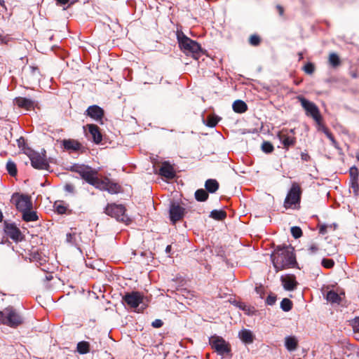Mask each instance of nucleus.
Wrapping results in <instances>:
<instances>
[{"label":"nucleus","instance_id":"1","mask_svg":"<svg viewBox=\"0 0 359 359\" xmlns=\"http://www.w3.org/2000/svg\"><path fill=\"white\" fill-rule=\"evenodd\" d=\"M291 245H278L271 255L273 265L276 272L290 268H294L297 264Z\"/></svg>","mask_w":359,"mask_h":359},{"label":"nucleus","instance_id":"2","mask_svg":"<svg viewBox=\"0 0 359 359\" xmlns=\"http://www.w3.org/2000/svg\"><path fill=\"white\" fill-rule=\"evenodd\" d=\"M177 37L180 49L186 55H191L194 59L198 60L202 52L201 45L187 37L183 32H177Z\"/></svg>","mask_w":359,"mask_h":359},{"label":"nucleus","instance_id":"3","mask_svg":"<svg viewBox=\"0 0 359 359\" xmlns=\"http://www.w3.org/2000/svg\"><path fill=\"white\" fill-rule=\"evenodd\" d=\"M297 99L305 110L306 116L312 117L318 125H321L322 116L317 105L301 95L298 96Z\"/></svg>","mask_w":359,"mask_h":359},{"label":"nucleus","instance_id":"4","mask_svg":"<svg viewBox=\"0 0 359 359\" xmlns=\"http://www.w3.org/2000/svg\"><path fill=\"white\" fill-rule=\"evenodd\" d=\"M209 342L211 348L214 349L218 355L223 357L230 355L231 351V345L222 337L212 336L210 338Z\"/></svg>","mask_w":359,"mask_h":359},{"label":"nucleus","instance_id":"5","mask_svg":"<svg viewBox=\"0 0 359 359\" xmlns=\"http://www.w3.org/2000/svg\"><path fill=\"white\" fill-rule=\"evenodd\" d=\"M104 212L122 222H127L129 220L128 216L125 214L126 208L123 205L108 204L105 208Z\"/></svg>","mask_w":359,"mask_h":359},{"label":"nucleus","instance_id":"6","mask_svg":"<svg viewBox=\"0 0 359 359\" xmlns=\"http://www.w3.org/2000/svg\"><path fill=\"white\" fill-rule=\"evenodd\" d=\"M11 201L16 208L23 212L32 209V202L30 196L24 194H15L12 196Z\"/></svg>","mask_w":359,"mask_h":359},{"label":"nucleus","instance_id":"7","mask_svg":"<svg viewBox=\"0 0 359 359\" xmlns=\"http://www.w3.org/2000/svg\"><path fill=\"white\" fill-rule=\"evenodd\" d=\"M302 189L300 186L294 182L285 198L284 206L285 208H290L292 205H295L300 201Z\"/></svg>","mask_w":359,"mask_h":359},{"label":"nucleus","instance_id":"8","mask_svg":"<svg viewBox=\"0 0 359 359\" xmlns=\"http://www.w3.org/2000/svg\"><path fill=\"white\" fill-rule=\"evenodd\" d=\"M31 161L32 165L39 170H48L49 168L48 162L47 161L45 152L39 153L31 151L28 154Z\"/></svg>","mask_w":359,"mask_h":359},{"label":"nucleus","instance_id":"9","mask_svg":"<svg viewBox=\"0 0 359 359\" xmlns=\"http://www.w3.org/2000/svg\"><path fill=\"white\" fill-rule=\"evenodd\" d=\"M294 135V129L288 130L283 128L278 133L277 137L282 142L283 148L288 149L290 147H293L296 144Z\"/></svg>","mask_w":359,"mask_h":359},{"label":"nucleus","instance_id":"10","mask_svg":"<svg viewBox=\"0 0 359 359\" xmlns=\"http://www.w3.org/2000/svg\"><path fill=\"white\" fill-rule=\"evenodd\" d=\"M6 325L10 327H17L22 323V318L12 306L5 309Z\"/></svg>","mask_w":359,"mask_h":359},{"label":"nucleus","instance_id":"11","mask_svg":"<svg viewBox=\"0 0 359 359\" xmlns=\"http://www.w3.org/2000/svg\"><path fill=\"white\" fill-rule=\"evenodd\" d=\"M76 172L80 175L82 179L91 185H93L97 177V171L93 170L90 167H79L76 169Z\"/></svg>","mask_w":359,"mask_h":359},{"label":"nucleus","instance_id":"12","mask_svg":"<svg viewBox=\"0 0 359 359\" xmlns=\"http://www.w3.org/2000/svg\"><path fill=\"white\" fill-rule=\"evenodd\" d=\"M4 231L6 234L15 242L23 239L20 230L13 224L4 222Z\"/></svg>","mask_w":359,"mask_h":359},{"label":"nucleus","instance_id":"13","mask_svg":"<svg viewBox=\"0 0 359 359\" xmlns=\"http://www.w3.org/2000/svg\"><path fill=\"white\" fill-rule=\"evenodd\" d=\"M142 295L139 292L126 293L123 297L126 303L132 308L137 307L142 302Z\"/></svg>","mask_w":359,"mask_h":359},{"label":"nucleus","instance_id":"14","mask_svg":"<svg viewBox=\"0 0 359 359\" xmlns=\"http://www.w3.org/2000/svg\"><path fill=\"white\" fill-rule=\"evenodd\" d=\"M185 213V209L180 205L172 204L170 208V217L173 224L181 220Z\"/></svg>","mask_w":359,"mask_h":359},{"label":"nucleus","instance_id":"15","mask_svg":"<svg viewBox=\"0 0 359 359\" xmlns=\"http://www.w3.org/2000/svg\"><path fill=\"white\" fill-rule=\"evenodd\" d=\"M280 280L284 289L288 291L294 290L298 285V283L296 280V277L293 274L282 276Z\"/></svg>","mask_w":359,"mask_h":359},{"label":"nucleus","instance_id":"16","mask_svg":"<svg viewBox=\"0 0 359 359\" xmlns=\"http://www.w3.org/2000/svg\"><path fill=\"white\" fill-rule=\"evenodd\" d=\"M86 113L87 116L97 121H101L104 114V110L97 105L90 106Z\"/></svg>","mask_w":359,"mask_h":359},{"label":"nucleus","instance_id":"17","mask_svg":"<svg viewBox=\"0 0 359 359\" xmlns=\"http://www.w3.org/2000/svg\"><path fill=\"white\" fill-rule=\"evenodd\" d=\"M15 104L20 108L30 110L34 108L36 102L26 97H16L14 100Z\"/></svg>","mask_w":359,"mask_h":359},{"label":"nucleus","instance_id":"18","mask_svg":"<svg viewBox=\"0 0 359 359\" xmlns=\"http://www.w3.org/2000/svg\"><path fill=\"white\" fill-rule=\"evenodd\" d=\"M86 127L88 128L90 138L96 144L100 143L102 140V136L99 127L94 124H88Z\"/></svg>","mask_w":359,"mask_h":359},{"label":"nucleus","instance_id":"19","mask_svg":"<svg viewBox=\"0 0 359 359\" xmlns=\"http://www.w3.org/2000/svg\"><path fill=\"white\" fill-rule=\"evenodd\" d=\"M159 175L168 179H172L175 176V172L170 163L164 162L159 169Z\"/></svg>","mask_w":359,"mask_h":359},{"label":"nucleus","instance_id":"20","mask_svg":"<svg viewBox=\"0 0 359 359\" xmlns=\"http://www.w3.org/2000/svg\"><path fill=\"white\" fill-rule=\"evenodd\" d=\"M62 144L66 150L77 151H79L82 144L77 140L74 139L64 140L62 142Z\"/></svg>","mask_w":359,"mask_h":359},{"label":"nucleus","instance_id":"21","mask_svg":"<svg viewBox=\"0 0 359 359\" xmlns=\"http://www.w3.org/2000/svg\"><path fill=\"white\" fill-rule=\"evenodd\" d=\"M241 340L245 344H252L254 341L255 336L252 332L247 329L242 330L238 333Z\"/></svg>","mask_w":359,"mask_h":359},{"label":"nucleus","instance_id":"22","mask_svg":"<svg viewBox=\"0 0 359 359\" xmlns=\"http://www.w3.org/2000/svg\"><path fill=\"white\" fill-rule=\"evenodd\" d=\"M233 109L235 112L242 114L248 110V105L242 100H236L232 105Z\"/></svg>","mask_w":359,"mask_h":359},{"label":"nucleus","instance_id":"23","mask_svg":"<svg viewBox=\"0 0 359 359\" xmlns=\"http://www.w3.org/2000/svg\"><path fill=\"white\" fill-rule=\"evenodd\" d=\"M219 183L216 180L209 179L205 183L206 190L210 193H215L219 189Z\"/></svg>","mask_w":359,"mask_h":359},{"label":"nucleus","instance_id":"24","mask_svg":"<svg viewBox=\"0 0 359 359\" xmlns=\"http://www.w3.org/2000/svg\"><path fill=\"white\" fill-rule=\"evenodd\" d=\"M329 65L333 68H337L341 65V60L339 55L335 53H331L328 57Z\"/></svg>","mask_w":359,"mask_h":359},{"label":"nucleus","instance_id":"25","mask_svg":"<svg viewBox=\"0 0 359 359\" xmlns=\"http://www.w3.org/2000/svg\"><path fill=\"white\" fill-rule=\"evenodd\" d=\"M106 191L110 194H117L120 192L121 187L117 183L111 182L109 179H108Z\"/></svg>","mask_w":359,"mask_h":359},{"label":"nucleus","instance_id":"26","mask_svg":"<svg viewBox=\"0 0 359 359\" xmlns=\"http://www.w3.org/2000/svg\"><path fill=\"white\" fill-rule=\"evenodd\" d=\"M22 219L25 222H34L38 220L39 217L36 212L31 210H26L22 212Z\"/></svg>","mask_w":359,"mask_h":359},{"label":"nucleus","instance_id":"27","mask_svg":"<svg viewBox=\"0 0 359 359\" xmlns=\"http://www.w3.org/2000/svg\"><path fill=\"white\" fill-rule=\"evenodd\" d=\"M76 349L80 354H86L90 352V344L86 341H80L77 344Z\"/></svg>","mask_w":359,"mask_h":359},{"label":"nucleus","instance_id":"28","mask_svg":"<svg viewBox=\"0 0 359 359\" xmlns=\"http://www.w3.org/2000/svg\"><path fill=\"white\" fill-rule=\"evenodd\" d=\"M285 346L290 351L295 350L297 347V340L293 337H286Z\"/></svg>","mask_w":359,"mask_h":359},{"label":"nucleus","instance_id":"29","mask_svg":"<svg viewBox=\"0 0 359 359\" xmlns=\"http://www.w3.org/2000/svg\"><path fill=\"white\" fill-rule=\"evenodd\" d=\"M210 217L215 220L222 221L226 217V212L222 210H214L210 212Z\"/></svg>","mask_w":359,"mask_h":359},{"label":"nucleus","instance_id":"30","mask_svg":"<svg viewBox=\"0 0 359 359\" xmlns=\"http://www.w3.org/2000/svg\"><path fill=\"white\" fill-rule=\"evenodd\" d=\"M195 198L198 201L203 202L208 198V194L203 189H199L195 192Z\"/></svg>","mask_w":359,"mask_h":359},{"label":"nucleus","instance_id":"31","mask_svg":"<svg viewBox=\"0 0 359 359\" xmlns=\"http://www.w3.org/2000/svg\"><path fill=\"white\" fill-rule=\"evenodd\" d=\"M107 180H108V178H105L104 180H100L98 177H97V179L93 186H94L95 187H96L100 190L106 191Z\"/></svg>","mask_w":359,"mask_h":359},{"label":"nucleus","instance_id":"32","mask_svg":"<svg viewBox=\"0 0 359 359\" xmlns=\"http://www.w3.org/2000/svg\"><path fill=\"white\" fill-rule=\"evenodd\" d=\"M30 256V259L32 262H38L41 265L43 264V262H46V259L43 258L39 252H33Z\"/></svg>","mask_w":359,"mask_h":359},{"label":"nucleus","instance_id":"33","mask_svg":"<svg viewBox=\"0 0 359 359\" xmlns=\"http://www.w3.org/2000/svg\"><path fill=\"white\" fill-rule=\"evenodd\" d=\"M219 121V118L213 114L208 115L205 122L206 126L209 127H215Z\"/></svg>","mask_w":359,"mask_h":359},{"label":"nucleus","instance_id":"34","mask_svg":"<svg viewBox=\"0 0 359 359\" xmlns=\"http://www.w3.org/2000/svg\"><path fill=\"white\" fill-rule=\"evenodd\" d=\"M326 298H327V301L332 302V303H337L340 301L339 295L334 291L328 292L327 294Z\"/></svg>","mask_w":359,"mask_h":359},{"label":"nucleus","instance_id":"35","mask_svg":"<svg viewBox=\"0 0 359 359\" xmlns=\"http://www.w3.org/2000/svg\"><path fill=\"white\" fill-rule=\"evenodd\" d=\"M6 170L13 177L15 176L17 174V168L16 165L13 161H8L6 163Z\"/></svg>","mask_w":359,"mask_h":359},{"label":"nucleus","instance_id":"36","mask_svg":"<svg viewBox=\"0 0 359 359\" xmlns=\"http://www.w3.org/2000/svg\"><path fill=\"white\" fill-rule=\"evenodd\" d=\"M280 307L284 311H289L292 308V302L287 298H285L280 303Z\"/></svg>","mask_w":359,"mask_h":359},{"label":"nucleus","instance_id":"37","mask_svg":"<svg viewBox=\"0 0 359 359\" xmlns=\"http://www.w3.org/2000/svg\"><path fill=\"white\" fill-rule=\"evenodd\" d=\"M318 126L322 128V130L326 135V136L331 140L333 145L334 147H337V145H336L337 142H336L334 136L332 135V134L330 132V130L325 126H324L322 123H321V125H318Z\"/></svg>","mask_w":359,"mask_h":359},{"label":"nucleus","instance_id":"38","mask_svg":"<svg viewBox=\"0 0 359 359\" xmlns=\"http://www.w3.org/2000/svg\"><path fill=\"white\" fill-rule=\"evenodd\" d=\"M249 43L251 46H257L261 43V38L257 34H252L249 38Z\"/></svg>","mask_w":359,"mask_h":359},{"label":"nucleus","instance_id":"39","mask_svg":"<svg viewBox=\"0 0 359 359\" xmlns=\"http://www.w3.org/2000/svg\"><path fill=\"white\" fill-rule=\"evenodd\" d=\"M66 240L69 243L76 244V243H77L76 233L75 231H74V232L67 233Z\"/></svg>","mask_w":359,"mask_h":359},{"label":"nucleus","instance_id":"40","mask_svg":"<svg viewBox=\"0 0 359 359\" xmlns=\"http://www.w3.org/2000/svg\"><path fill=\"white\" fill-rule=\"evenodd\" d=\"M303 70L306 74H312L315 71V65L311 62H308L304 66Z\"/></svg>","mask_w":359,"mask_h":359},{"label":"nucleus","instance_id":"41","mask_svg":"<svg viewBox=\"0 0 359 359\" xmlns=\"http://www.w3.org/2000/svg\"><path fill=\"white\" fill-rule=\"evenodd\" d=\"M351 180H358L359 172L355 166H353L349 170Z\"/></svg>","mask_w":359,"mask_h":359},{"label":"nucleus","instance_id":"42","mask_svg":"<svg viewBox=\"0 0 359 359\" xmlns=\"http://www.w3.org/2000/svg\"><path fill=\"white\" fill-rule=\"evenodd\" d=\"M262 149L265 153H271L273 151V146L269 142H264Z\"/></svg>","mask_w":359,"mask_h":359},{"label":"nucleus","instance_id":"43","mask_svg":"<svg viewBox=\"0 0 359 359\" xmlns=\"http://www.w3.org/2000/svg\"><path fill=\"white\" fill-rule=\"evenodd\" d=\"M291 233L294 238H299L302 236V231L298 226L291 228Z\"/></svg>","mask_w":359,"mask_h":359},{"label":"nucleus","instance_id":"44","mask_svg":"<svg viewBox=\"0 0 359 359\" xmlns=\"http://www.w3.org/2000/svg\"><path fill=\"white\" fill-rule=\"evenodd\" d=\"M322 265L326 269H331L334 265V262L331 259H323L322 260Z\"/></svg>","mask_w":359,"mask_h":359},{"label":"nucleus","instance_id":"45","mask_svg":"<svg viewBox=\"0 0 359 359\" xmlns=\"http://www.w3.org/2000/svg\"><path fill=\"white\" fill-rule=\"evenodd\" d=\"M54 207L57 212L59 214H64L66 212L67 207L62 204L55 203Z\"/></svg>","mask_w":359,"mask_h":359},{"label":"nucleus","instance_id":"46","mask_svg":"<svg viewBox=\"0 0 359 359\" xmlns=\"http://www.w3.org/2000/svg\"><path fill=\"white\" fill-rule=\"evenodd\" d=\"M306 250L308 251L309 254L312 255V254H315L318 252V248L316 244L313 243L308 247Z\"/></svg>","mask_w":359,"mask_h":359},{"label":"nucleus","instance_id":"47","mask_svg":"<svg viewBox=\"0 0 359 359\" xmlns=\"http://www.w3.org/2000/svg\"><path fill=\"white\" fill-rule=\"evenodd\" d=\"M276 301V296L274 295H272V294H269L267 298H266V302L267 304L269 305H273L275 304Z\"/></svg>","mask_w":359,"mask_h":359},{"label":"nucleus","instance_id":"48","mask_svg":"<svg viewBox=\"0 0 359 359\" xmlns=\"http://www.w3.org/2000/svg\"><path fill=\"white\" fill-rule=\"evenodd\" d=\"M352 326L354 332H359V316L353 320Z\"/></svg>","mask_w":359,"mask_h":359},{"label":"nucleus","instance_id":"49","mask_svg":"<svg viewBox=\"0 0 359 359\" xmlns=\"http://www.w3.org/2000/svg\"><path fill=\"white\" fill-rule=\"evenodd\" d=\"M328 227H331V226L320 224L319 225V232L321 234H325L327 233V229Z\"/></svg>","mask_w":359,"mask_h":359},{"label":"nucleus","instance_id":"50","mask_svg":"<svg viewBox=\"0 0 359 359\" xmlns=\"http://www.w3.org/2000/svg\"><path fill=\"white\" fill-rule=\"evenodd\" d=\"M351 187L354 189V191H357L359 187L358 180H351Z\"/></svg>","mask_w":359,"mask_h":359},{"label":"nucleus","instance_id":"51","mask_svg":"<svg viewBox=\"0 0 359 359\" xmlns=\"http://www.w3.org/2000/svg\"><path fill=\"white\" fill-rule=\"evenodd\" d=\"M163 325V322L161 320H156L152 323V326L156 328L161 327Z\"/></svg>","mask_w":359,"mask_h":359},{"label":"nucleus","instance_id":"52","mask_svg":"<svg viewBox=\"0 0 359 359\" xmlns=\"http://www.w3.org/2000/svg\"><path fill=\"white\" fill-rule=\"evenodd\" d=\"M5 310L0 311V324L6 325Z\"/></svg>","mask_w":359,"mask_h":359},{"label":"nucleus","instance_id":"53","mask_svg":"<svg viewBox=\"0 0 359 359\" xmlns=\"http://www.w3.org/2000/svg\"><path fill=\"white\" fill-rule=\"evenodd\" d=\"M276 9L279 13L280 15H283V13H284V8L283 6H281L280 5H277L276 6Z\"/></svg>","mask_w":359,"mask_h":359},{"label":"nucleus","instance_id":"54","mask_svg":"<svg viewBox=\"0 0 359 359\" xmlns=\"http://www.w3.org/2000/svg\"><path fill=\"white\" fill-rule=\"evenodd\" d=\"M65 189L66 191H67L69 192L74 191V187L72 184H66L65 187Z\"/></svg>","mask_w":359,"mask_h":359},{"label":"nucleus","instance_id":"55","mask_svg":"<svg viewBox=\"0 0 359 359\" xmlns=\"http://www.w3.org/2000/svg\"><path fill=\"white\" fill-rule=\"evenodd\" d=\"M55 1H57V4L65 5V4H68L69 0H55Z\"/></svg>","mask_w":359,"mask_h":359},{"label":"nucleus","instance_id":"56","mask_svg":"<svg viewBox=\"0 0 359 359\" xmlns=\"http://www.w3.org/2000/svg\"><path fill=\"white\" fill-rule=\"evenodd\" d=\"M302 159L307 161L310 159V156L309 154L303 153V154H302Z\"/></svg>","mask_w":359,"mask_h":359},{"label":"nucleus","instance_id":"57","mask_svg":"<svg viewBox=\"0 0 359 359\" xmlns=\"http://www.w3.org/2000/svg\"><path fill=\"white\" fill-rule=\"evenodd\" d=\"M32 73L35 74L36 73L39 74V69L37 67H31Z\"/></svg>","mask_w":359,"mask_h":359},{"label":"nucleus","instance_id":"58","mask_svg":"<svg viewBox=\"0 0 359 359\" xmlns=\"http://www.w3.org/2000/svg\"><path fill=\"white\" fill-rule=\"evenodd\" d=\"M350 74H351V76L352 78L355 79V78L358 77V74H357L356 72L352 71V72H351Z\"/></svg>","mask_w":359,"mask_h":359},{"label":"nucleus","instance_id":"59","mask_svg":"<svg viewBox=\"0 0 359 359\" xmlns=\"http://www.w3.org/2000/svg\"><path fill=\"white\" fill-rule=\"evenodd\" d=\"M170 250H171V245H168V246L166 247V249H165L166 252H168H168H170Z\"/></svg>","mask_w":359,"mask_h":359},{"label":"nucleus","instance_id":"60","mask_svg":"<svg viewBox=\"0 0 359 359\" xmlns=\"http://www.w3.org/2000/svg\"><path fill=\"white\" fill-rule=\"evenodd\" d=\"M299 60H301L303 59V54L302 53H299Z\"/></svg>","mask_w":359,"mask_h":359},{"label":"nucleus","instance_id":"61","mask_svg":"<svg viewBox=\"0 0 359 359\" xmlns=\"http://www.w3.org/2000/svg\"><path fill=\"white\" fill-rule=\"evenodd\" d=\"M3 220V214L1 212V211L0 210V222H1Z\"/></svg>","mask_w":359,"mask_h":359},{"label":"nucleus","instance_id":"62","mask_svg":"<svg viewBox=\"0 0 359 359\" xmlns=\"http://www.w3.org/2000/svg\"><path fill=\"white\" fill-rule=\"evenodd\" d=\"M355 158L359 161V152L356 153Z\"/></svg>","mask_w":359,"mask_h":359},{"label":"nucleus","instance_id":"63","mask_svg":"<svg viewBox=\"0 0 359 359\" xmlns=\"http://www.w3.org/2000/svg\"><path fill=\"white\" fill-rule=\"evenodd\" d=\"M257 292H259V288L256 287Z\"/></svg>","mask_w":359,"mask_h":359}]
</instances>
